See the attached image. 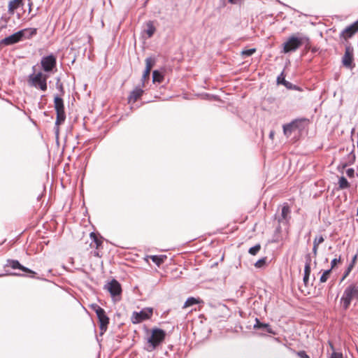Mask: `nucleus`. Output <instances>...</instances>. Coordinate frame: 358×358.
<instances>
[{
	"mask_svg": "<svg viewBox=\"0 0 358 358\" xmlns=\"http://www.w3.org/2000/svg\"><path fill=\"white\" fill-rule=\"evenodd\" d=\"M357 294L358 287L355 284H351L345 289L341 298V304L344 310L349 308L352 299L357 297Z\"/></svg>",
	"mask_w": 358,
	"mask_h": 358,
	"instance_id": "f257e3e1",
	"label": "nucleus"
},
{
	"mask_svg": "<svg viewBox=\"0 0 358 358\" xmlns=\"http://www.w3.org/2000/svg\"><path fill=\"white\" fill-rule=\"evenodd\" d=\"M47 78L48 76L41 72L32 73L29 75L28 83L30 86L45 92L47 90Z\"/></svg>",
	"mask_w": 358,
	"mask_h": 358,
	"instance_id": "f03ea898",
	"label": "nucleus"
},
{
	"mask_svg": "<svg viewBox=\"0 0 358 358\" xmlns=\"http://www.w3.org/2000/svg\"><path fill=\"white\" fill-rule=\"evenodd\" d=\"M166 336V332L161 329H153L151 335L148 339L149 346L148 351L154 350L161 343L163 342Z\"/></svg>",
	"mask_w": 358,
	"mask_h": 358,
	"instance_id": "7ed1b4c3",
	"label": "nucleus"
},
{
	"mask_svg": "<svg viewBox=\"0 0 358 358\" xmlns=\"http://www.w3.org/2000/svg\"><path fill=\"white\" fill-rule=\"evenodd\" d=\"M92 308L97 315L99 322L100 330L101 331V334H103L108 328L109 318L106 315L105 310L98 305H92Z\"/></svg>",
	"mask_w": 358,
	"mask_h": 358,
	"instance_id": "20e7f679",
	"label": "nucleus"
},
{
	"mask_svg": "<svg viewBox=\"0 0 358 358\" xmlns=\"http://www.w3.org/2000/svg\"><path fill=\"white\" fill-rule=\"evenodd\" d=\"M54 104L57 113L55 124L56 125H59L66 119L63 99L58 96H55L54 99Z\"/></svg>",
	"mask_w": 358,
	"mask_h": 358,
	"instance_id": "39448f33",
	"label": "nucleus"
},
{
	"mask_svg": "<svg viewBox=\"0 0 358 358\" xmlns=\"http://www.w3.org/2000/svg\"><path fill=\"white\" fill-rule=\"evenodd\" d=\"M308 40V38L290 37L287 42L284 43V52H289L296 50L303 43L304 40Z\"/></svg>",
	"mask_w": 358,
	"mask_h": 358,
	"instance_id": "423d86ee",
	"label": "nucleus"
},
{
	"mask_svg": "<svg viewBox=\"0 0 358 358\" xmlns=\"http://www.w3.org/2000/svg\"><path fill=\"white\" fill-rule=\"evenodd\" d=\"M153 313V309L152 308H145L140 312H134L132 313L131 320L132 323L138 324L144 320L150 319Z\"/></svg>",
	"mask_w": 358,
	"mask_h": 358,
	"instance_id": "0eeeda50",
	"label": "nucleus"
},
{
	"mask_svg": "<svg viewBox=\"0 0 358 358\" xmlns=\"http://www.w3.org/2000/svg\"><path fill=\"white\" fill-rule=\"evenodd\" d=\"M22 31H17L15 34L4 38L0 41V45H10L22 41Z\"/></svg>",
	"mask_w": 358,
	"mask_h": 358,
	"instance_id": "6e6552de",
	"label": "nucleus"
},
{
	"mask_svg": "<svg viewBox=\"0 0 358 358\" xmlns=\"http://www.w3.org/2000/svg\"><path fill=\"white\" fill-rule=\"evenodd\" d=\"M105 288L110 292L112 296H116L121 294L122 288L120 284L115 279L105 285Z\"/></svg>",
	"mask_w": 358,
	"mask_h": 358,
	"instance_id": "1a4fd4ad",
	"label": "nucleus"
},
{
	"mask_svg": "<svg viewBox=\"0 0 358 358\" xmlns=\"http://www.w3.org/2000/svg\"><path fill=\"white\" fill-rule=\"evenodd\" d=\"M56 65V59L53 55L46 56L41 59V66L43 70L46 72H49Z\"/></svg>",
	"mask_w": 358,
	"mask_h": 358,
	"instance_id": "9d476101",
	"label": "nucleus"
},
{
	"mask_svg": "<svg viewBox=\"0 0 358 358\" xmlns=\"http://www.w3.org/2000/svg\"><path fill=\"white\" fill-rule=\"evenodd\" d=\"M358 31V20L351 25L346 27L341 33V37L347 40L351 38L355 33Z\"/></svg>",
	"mask_w": 358,
	"mask_h": 358,
	"instance_id": "9b49d317",
	"label": "nucleus"
},
{
	"mask_svg": "<svg viewBox=\"0 0 358 358\" xmlns=\"http://www.w3.org/2000/svg\"><path fill=\"white\" fill-rule=\"evenodd\" d=\"M353 60V48L348 45L345 47V54L343 57L342 62L343 64L346 67H350L352 66Z\"/></svg>",
	"mask_w": 358,
	"mask_h": 358,
	"instance_id": "f8f14e48",
	"label": "nucleus"
},
{
	"mask_svg": "<svg viewBox=\"0 0 358 358\" xmlns=\"http://www.w3.org/2000/svg\"><path fill=\"white\" fill-rule=\"evenodd\" d=\"M7 265L14 269L18 268L24 272H26V273H34L32 271H31L28 268H26L24 266L21 265L17 260H8Z\"/></svg>",
	"mask_w": 358,
	"mask_h": 358,
	"instance_id": "ddd939ff",
	"label": "nucleus"
},
{
	"mask_svg": "<svg viewBox=\"0 0 358 358\" xmlns=\"http://www.w3.org/2000/svg\"><path fill=\"white\" fill-rule=\"evenodd\" d=\"M90 238L92 239V242L90 243V247L92 248H96L99 250L102 245V241L97 237L95 233L92 232L90 234Z\"/></svg>",
	"mask_w": 358,
	"mask_h": 358,
	"instance_id": "4468645a",
	"label": "nucleus"
},
{
	"mask_svg": "<svg viewBox=\"0 0 358 358\" xmlns=\"http://www.w3.org/2000/svg\"><path fill=\"white\" fill-rule=\"evenodd\" d=\"M306 265L304 268V276H303V281L305 283H307L309 279V275L310 273V255L306 256Z\"/></svg>",
	"mask_w": 358,
	"mask_h": 358,
	"instance_id": "2eb2a0df",
	"label": "nucleus"
},
{
	"mask_svg": "<svg viewBox=\"0 0 358 358\" xmlns=\"http://www.w3.org/2000/svg\"><path fill=\"white\" fill-rule=\"evenodd\" d=\"M143 93V90L140 88H136L131 92L129 96V101L133 103L136 102L142 96Z\"/></svg>",
	"mask_w": 358,
	"mask_h": 358,
	"instance_id": "dca6fc26",
	"label": "nucleus"
},
{
	"mask_svg": "<svg viewBox=\"0 0 358 358\" xmlns=\"http://www.w3.org/2000/svg\"><path fill=\"white\" fill-rule=\"evenodd\" d=\"M20 31H22V40L23 38H31L33 36L36 35L37 33V29L36 28H27L20 30Z\"/></svg>",
	"mask_w": 358,
	"mask_h": 358,
	"instance_id": "f3484780",
	"label": "nucleus"
},
{
	"mask_svg": "<svg viewBox=\"0 0 358 358\" xmlns=\"http://www.w3.org/2000/svg\"><path fill=\"white\" fill-rule=\"evenodd\" d=\"M290 213V208L287 204H285L282 208L281 217L279 218V222L287 221L289 215Z\"/></svg>",
	"mask_w": 358,
	"mask_h": 358,
	"instance_id": "a211bd4d",
	"label": "nucleus"
},
{
	"mask_svg": "<svg viewBox=\"0 0 358 358\" xmlns=\"http://www.w3.org/2000/svg\"><path fill=\"white\" fill-rule=\"evenodd\" d=\"M23 0H11L8 3V12L13 14L17 8H19Z\"/></svg>",
	"mask_w": 358,
	"mask_h": 358,
	"instance_id": "6ab92c4d",
	"label": "nucleus"
},
{
	"mask_svg": "<svg viewBox=\"0 0 358 358\" xmlns=\"http://www.w3.org/2000/svg\"><path fill=\"white\" fill-rule=\"evenodd\" d=\"M155 31H156V28L154 26L153 22L148 21L146 23V29L145 30V32L148 35V37L151 38L153 36V34H155Z\"/></svg>",
	"mask_w": 358,
	"mask_h": 358,
	"instance_id": "aec40b11",
	"label": "nucleus"
},
{
	"mask_svg": "<svg viewBox=\"0 0 358 358\" xmlns=\"http://www.w3.org/2000/svg\"><path fill=\"white\" fill-rule=\"evenodd\" d=\"M149 258L155 263L157 266H160L163 264L166 259V255H151Z\"/></svg>",
	"mask_w": 358,
	"mask_h": 358,
	"instance_id": "412c9836",
	"label": "nucleus"
},
{
	"mask_svg": "<svg viewBox=\"0 0 358 358\" xmlns=\"http://www.w3.org/2000/svg\"><path fill=\"white\" fill-rule=\"evenodd\" d=\"M254 328L264 329L267 332L273 334V331L268 324L262 323L258 319H256V323L254 324Z\"/></svg>",
	"mask_w": 358,
	"mask_h": 358,
	"instance_id": "4be33fe9",
	"label": "nucleus"
},
{
	"mask_svg": "<svg viewBox=\"0 0 358 358\" xmlns=\"http://www.w3.org/2000/svg\"><path fill=\"white\" fill-rule=\"evenodd\" d=\"M296 127L294 122H291L287 124H285L283 126V133L285 136L287 137L289 136L294 129V128Z\"/></svg>",
	"mask_w": 358,
	"mask_h": 358,
	"instance_id": "5701e85b",
	"label": "nucleus"
},
{
	"mask_svg": "<svg viewBox=\"0 0 358 358\" xmlns=\"http://www.w3.org/2000/svg\"><path fill=\"white\" fill-rule=\"evenodd\" d=\"M200 301L198 299L194 298V297H189L188 298L186 301L185 302L182 308H186L187 307H189L191 306H193L194 304L199 303Z\"/></svg>",
	"mask_w": 358,
	"mask_h": 358,
	"instance_id": "b1692460",
	"label": "nucleus"
},
{
	"mask_svg": "<svg viewBox=\"0 0 358 358\" xmlns=\"http://www.w3.org/2000/svg\"><path fill=\"white\" fill-rule=\"evenodd\" d=\"M163 79L164 76L159 71L155 70L152 72V81L154 83L157 82L160 83L163 81Z\"/></svg>",
	"mask_w": 358,
	"mask_h": 358,
	"instance_id": "393cba45",
	"label": "nucleus"
},
{
	"mask_svg": "<svg viewBox=\"0 0 358 358\" xmlns=\"http://www.w3.org/2000/svg\"><path fill=\"white\" fill-rule=\"evenodd\" d=\"M338 186L340 189H344L348 188L350 184L348 182L347 179L345 177L342 176L339 178Z\"/></svg>",
	"mask_w": 358,
	"mask_h": 358,
	"instance_id": "a878e982",
	"label": "nucleus"
},
{
	"mask_svg": "<svg viewBox=\"0 0 358 358\" xmlns=\"http://www.w3.org/2000/svg\"><path fill=\"white\" fill-rule=\"evenodd\" d=\"M155 59L152 57H148L145 59V70L151 71L152 68L155 65Z\"/></svg>",
	"mask_w": 358,
	"mask_h": 358,
	"instance_id": "bb28decb",
	"label": "nucleus"
},
{
	"mask_svg": "<svg viewBox=\"0 0 358 358\" xmlns=\"http://www.w3.org/2000/svg\"><path fill=\"white\" fill-rule=\"evenodd\" d=\"M261 249L260 244H257L249 249V253L252 255H256Z\"/></svg>",
	"mask_w": 358,
	"mask_h": 358,
	"instance_id": "cd10ccee",
	"label": "nucleus"
},
{
	"mask_svg": "<svg viewBox=\"0 0 358 358\" xmlns=\"http://www.w3.org/2000/svg\"><path fill=\"white\" fill-rule=\"evenodd\" d=\"M331 268L325 271L322 273V276L320 277V281L321 282H325L327 280V279L329 278V275L331 273Z\"/></svg>",
	"mask_w": 358,
	"mask_h": 358,
	"instance_id": "c85d7f7f",
	"label": "nucleus"
},
{
	"mask_svg": "<svg viewBox=\"0 0 358 358\" xmlns=\"http://www.w3.org/2000/svg\"><path fill=\"white\" fill-rule=\"evenodd\" d=\"M277 82H278V83H281V84L285 85L286 87H288V85L289 84V83L287 82L285 80V76H284L283 73H281V74L278 77Z\"/></svg>",
	"mask_w": 358,
	"mask_h": 358,
	"instance_id": "c756f323",
	"label": "nucleus"
},
{
	"mask_svg": "<svg viewBox=\"0 0 358 358\" xmlns=\"http://www.w3.org/2000/svg\"><path fill=\"white\" fill-rule=\"evenodd\" d=\"M324 241V238L322 236H320L319 237H315L314 241H313V245H318L323 243Z\"/></svg>",
	"mask_w": 358,
	"mask_h": 358,
	"instance_id": "7c9ffc66",
	"label": "nucleus"
},
{
	"mask_svg": "<svg viewBox=\"0 0 358 358\" xmlns=\"http://www.w3.org/2000/svg\"><path fill=\"white\" fill-rule=\"evenodd\" d=\"M256 50L255 48H252V49H248V50H243L242 52V55H244V56H250L252 55L254 52H255Z\"/></svg>",
	"mask_w": 358,
	"mask_h": 358,
	"instance_id": "2f4dec72",
	"label": "nucleus"
},
{
	"mask_svg": "<svg viewBox=\"0 0 358 358\" xmlns=\"http://www.w3.org/2000/svg\"><path fill=\"white\" fill-rule=\"evenodd\" d=\"M266 262V259L265 258H262V259H259L255 264V266L257 267V268H260L262 267Z\"/></svg>",
	"mask_w": 358,
	"mask_h": 358,
	"instance_id": "473e14b6",
	"label": "nucleus"
},
{
	"mask_svg": "<svg viewBox=\"0 0 358 358\" xmlns=\"http://www.w3.org/2000/svg\"><path fill=\"white\" fill-rule=\"evenodd\" d=\"M57 88L62 92V94L64 93V87L62 83L60 82L59 78L57 79V81L56 83Z\"/></svg>",
	"mask_w": 358,
	"mask_h": 358,
	"instance_id": "72a5a7b5",
	"label": "nucleus"
},
{
	"mask_svg": "<svg viewBox=\"0 0 358 358\" xmlns=\"http://www.w3.org/2000/svg\"><path fill=\"white\" fill-rule=\"evenodd\" d=\"M346 174L349 178H353L355 176V170L352 168L348 169L346 171Z\"/></svg>",
	"mask_w": 358,
	"mask_h": 358,
	"instance_id": "f704fd0d",
	"label": "nucleus"
},
{
	"mask_svg": "<svg viewBox=\"0 0 358 358\" xmlns=\"http://www.w3.org/2000/svg\"><path fill=\"white\" fill-rule=\"evenodd\" d=\"M297 355L300 358H310V357L306 353L305 351H299L297 352Z\"/></svg>",
	"mask_w": 358,
	"mask_h": 358,
	"instance_id": "c9c22d12",
	"label": "nucleus"
},
{
	"mask_svg": "<svg viewBox=\"0 0 358 358\" xmlns=\"http://www.w3.org/2000/svg\"><path fill=\"white\" fill-rule=\"evenodd\" d=\"M150 71H147V70L145 69V71L143 72V76H142V79L143 80H145L148 79L149 76H150Z\"/></svg>",
	"mask_w": 358,
	"mask_h": 358,
	"instance_id": "e433bc0d",
	"label": "nucleus"
},
{
	"mask_svg": "<svg viewBox=\"0 0 358 358\" xmlns=\"http://www.w3.org/2000/svg\"><path fill=\"white\" fill-rule=\"evenodd\" d=\"M340 261H341L340 258H338V259H337V258L334 259L331 261V269L333 268H334V266L337 264L338 262H340Z\"/></svg>",
	"mask_w": 358,
	"mask_h": 358,
	"instance_id": "4c0bfd02",
	"label": "nucleus"
},
{
	"mask_svg": "<svg viewBox=\"0 0 358 358\" xmlns=\"http://www.w3.org/2000/svg\"><path fill=\"white\" fill-rule=\"evenodd\" d=\"M352 267H353V264H350V265L349 266V267L348 268V269H347V271H346V272H345V273L344 276L343 277L342 280H343L345 278H346V277H347V275L349 274V273L350 272V271H351V269H352Z\"/></svg>",
	"mask_w": 358,
	"mask_h": 358,
	"instance_id": "58836bf2",
	"label": "nucleus"
},
{
	"mask_svg": "<svg viewBox=\"0 0 358 358\" xmlns=\"http://www.w3.org/2000/svg\"><path fill=\"white\" fill-rule=\"evenodd\" d=\"M331 358H342V354L333 352L331 355Z\"/></svg>",
	"mask_w": 358,
	"mask_h": 358,
	"instance_id": "ea45409f",
	"label": "nucleus"
},
{
	"mask_svg": "<svg viewBox=\"0 0 358 358\" xmlns=\"http://www.w3.org/2000/svg\"><path fill=\"white\" fill-rule=\"evenodd\" d=\"M317 248H318V245H313V252L315 256H317Z\"/></svg>",
	"mask_w": 358,
	"mask_h": 358,
	"instance_id": "a19ab883",
	"label": "nucleus"
},
{
	"mask_svg": "<svg viewBox=\"0 0 358 358\" xmlns=\"http://www.w3.org/2000/svg\"><path fill=\"white\" fill-rule=\"evenodd\" d=\"M269 137L270 138L273 139V137H274V131H271L269 134Z\"/></svg>",
	"mask_w": 358,
	"mask_h": 358,
	"instance_id": "79ce46f5",
	"label": "nucleus"
},
{
	"mask_svg": "<svg viewBox=\"0 0 358 358\" xmlns=\"http://www.w3.org/2000/svg\"><path fill=\"white\" fill-rule=\"evenodd\" d=\"M94 255L96 256V257H101V255H99V251H94Z\"/></svg>",
	"mask_w": 358,
	"mask_h": 358,
	"instance_id": "37998d69",
	"label": "nucleus"
},
{
	"mask_svg": "<svg viewBox=\"0 0 358 358\" xmlns=\"http://www.w3.org/2000/svg\"><path fill=\"white\" fill-rule=\"evenodd\" d=\"M356 259H357V255H355V257H353V259H352V264H354V262H355Z\"/></svg>",
	"mask_w": 358,
	"mask_h": 358,
	"instance_id": "c03bdc74",
	"label": "nucleus"
},
{
	"mask_svg": "<svg viewBox=\"0 0 358 358\" xmlns=\"http://www.w3.org/2000/svg\"><path fill=\"white\" fill-rule=\"evenodd\" d=\"M357 297H358V294H357Z\"/></svg>",
	"mask_w": 358,
	"mask_h": 358,
	"instance_id": "a18cd8bd",
	"label": "nucleus"
}]
</instances>
